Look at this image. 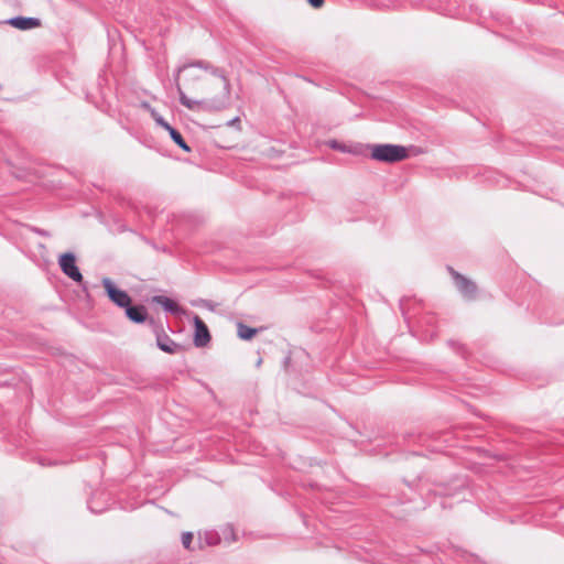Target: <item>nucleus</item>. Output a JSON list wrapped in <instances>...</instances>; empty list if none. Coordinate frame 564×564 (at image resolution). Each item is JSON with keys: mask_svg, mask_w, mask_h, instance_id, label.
I'll return each instance as SVG.
<instances>
[{"mask_svg": "<svg viewBox=\"0 0 564 564\" xmlns=\"http://www.w3.org/2000/svg\"><path fill=\"white\" fill-rule=\"evenodd\" d=\"M158 347L169 354H175L180 349V345L172 340L166 334L156 335Z\"/></svg>", "mask_w": 564, "mask_h": 564, "instance_id": "nucleus-9", "label": "nucleus"}, {"mask_svg": "<svg viewBox=\"0 0 564 564\" xmlns=\"http://www.w3.org/2000/svg\"><path fill=\"white\" fill-rule=\"evenodd\" d=\"M193 540V534L191 532H184L182 534V544L186 550L191 549V543Z\"/></svg>", "mask_w": 564, "mask_h": 564, "instance_id": "nucleus-16", "label": "nucleus"}, {"mask_svg": "<svg viewBox=\"0 0 564 564\" xmlns=\"http://www.w3.org/2000/svg\"><path fill=\"white\" fill-rule=\"evenodd\" d=\"M127 317L134 323H143L147 319L148 313L147 308L143 305L131 306V304L126 308Z\"/></svg>", "mask_w": 564, "mask_h": 564, "instance_id": "nucleus-8", "label": "nucleus"}, {"mask_svg": "<svg viewBox=\"0 0 564 564\" xmlns=\"http://www.w3.org/2000/svg\"><path fill=\"white\" fill-rule=\"evenodd\" d=\"M153 301L162 307L173 314H177L180 312V306L171 299L163 296V295H156L153 297Z\"/></svg>", "mask_w": 564, "mask_h": 564, "instance_id": "nucleus-10", "label": "nucleus"}, {"mask_svg": "<svg viewBox=\"0 0 564 564\" xmlns=\"http://www.w3.org/2000/svg\"><path fill=\"white\" fill-rule=\"evenodd\" d=\"M102 285L108 297L119 307L127 308L131 304V299L123 290H119L109 278L102 279Z\"/></svg>", "mask_w": 564, "mask_h": 564, "instance_id": "nucleus-3", "label": "nucleus"}, {"mask_svg": "<svg viewBox=\"0 0 564 564\" xmlns=\"http://www.w3.org/2000/svg\"><path fill=\"white\" fill-rule=\"evenodd\" d=\"M261 361H262V360H261V359H259V360L257 361V365H258V366H260V365H261Z\"/></svg>", "mask_w": 564, "mask_h": 564, "instance_id": "nucleus-19", "label": "nucleus"}, {"mask_svg": "<svg viewBox=\"0 0 564 564\" xmlns=\"http://www.w3.org/2000/svg\"><path fill=\"white\" fill-rule=\"evenodd\" d=\"M2 23L23 31L41 26V20L31 17H14L3 21Z\"/></svg>", "mask_w": 564, "mask_h": 564, "instance_id": "nucleus-6", "label": "nucleus"}, {"mask_svg": "<svg viewBox=\"0 0 564 564\" xmlns=\"http://www.w3.org/2000/svg\"><path fill=\"white\" fill-rule=\"evenodd\" d=\"M257 328H251L242 323L238 324V336L241 339L249 340L257 334Z\"/></svg>", "mask_w": 564, "mask_h": 564, "instance_id": "nucleus-13", "label": "nucleus"}, {"mask_svg": "<svg viewBox=\"0 0 564 564\" xmlns=\"http://www.w3.org/2000/svg\"><path fill=\"white\" fill-rule=\"evenodd\" d=\"M166 131L169 132L170 137L172 138V140L180 147L182 148L184 151L186 152H189L191 151V148L187 145V143L185 142V140L183 139L182 134L176 130L174 129L172 126H170Z\"/></svg>", "mask_w": 564, "mask_h": 564, "instance_id": "nucleus-12", "label": "nucleus"}, {"mask_svg": "<svg viewBox=\"0 0 564 564\" xmlns=\"http://www.w3.org/2000/svg\"><path fill=\"white\" fill-rule=\"evenodd\" d=\"M310 4L314 8H319L323 6L324 0H308Z\"/></svg>", "mask_w": 564, "mask_h": 564, "instance_id": "nucleus-17", "label": "nucleus"}, {"mask_svg": "<svg viewBox=\"0 0 564 564\" xmlns=\"http://www.w3.org/2000/svg\"><path fill=\"white\" fill-rule=\"evenodd\" d=\"M195 336L194 344L196 347H203L210 340L209 330L206 324L198 317H194Z\"/></svg>", "mask_w": 564, "mask_h": 564, "instance_id": "nucleus-7", "label": "nucleus"}, {"mask_svg": "<svg viewBox=\"0 0 564 564\" xmlns=\"http://www.w3.org/2000/svg\"><path fill=\"white\" fill-rule=\"evenodd\" d=\"M408 158V150L397 144H375L371 147V159L380 162L394 163Z\"/></svg>", "mask_w": 564, "mask_h": 564, "instance_id": "nucleus-2", "label": "nucleus"}, {"mask_svg": "<svg viewBox=\"0 0 564 564\" xmlns=\"http://www.w3.org/2000/svg\"><path fill=\"white\" fill-rule=\"evenodd\" d=\"M204 540L207 545H216L219 542V536L216 532L207 531L204 533Z\"/></svg>", "mask_w": 564, "mask_h": 564, "instance_id": "nucleus-14", "label": "nucleus"}, {"mask_svg": "<svg viewBox=\"0 0 564 564\" xmlns=\"http://www.w3.org/2000/svg\"><path fill=\"white\" fill-rule=\"evenodd\" d=\"M175 83L180 102L192 111L218 112L230 106V83L221 68L206 61L177 68Z\"/></svg>", "mask_w": 564, "mask_h": 564, "instance_id": "nucleus-1", "label": "nucleus"}, {"mask_svg": "<svg viewBox=\"0 0 564 564\" xmlns=\"http://www.w3.org/2000/svg\"><path fill=\"white\" fill-rule=\"evenodd\" d=\"M449 272L453 275L455 280V285L458 289V291L467 299H474L477 292L476 284L468 280L467 278L463 276L458 272H456L454 269L449 268Z\"/></svg>", "mask_w": 564, "mask_h": 564, "instance_id": "nucleus-5", "label": "nucleus"}, {"mask_svg": "<svg viewBox=\"0 0 564 564\" xmlns=\"http://www.w3.org/2000/svg\"><path fill=\"white\" fill-rule=\"evenodd\" d=\"M328 145H329L330 149L339 151V152H343V153L350 152V150L348 149L347 145H345V144L336 141V140L329 141Z\"/></svg>", "mask_w": 564, "mask_h": 564, "instance_id": "nucleus-15", "label": "nucleus"}, {"mask_svg": "<svg viewBox=\"0 0 564 564\" xmlns=\"http://www.w3.org/2000/svg\"><path fill=\"white\" fill-rule=\"evenodd\" d=\"M59 267L64 274L74 280L75 282H82L83 275L76 265L75 256L70 252L64 253L59 257Z\"/></svg>", "mask_w": 564, "mask_h": 564, "instance_id": "nucleus-4", "label": "nucleus"}, {"mask_svg": "<svg viewBox=\"0 0 564 564\" xmlns=\"http://www.w3.org/2000/svg\"><path fill=\"white\" fill-rule=\"evenodd\" d=\"M141 107L147 109L151 117L153 118V120L160 126L162 127L164 130H166L171 124L169 122H166L164 120V118L154 109L150 106V104L148 102H142L141 104Z\"/></svg>", "mask_w": 564, "mask_h": 564, "instance_id": "nucleus-11", "label": "nucleus"}, {"mask_svg": "<svg viewBox=\"0 0 564 564\" xmlns=\"http://www.w3.org/2000/svg\"><path fill=\"white\" fill-rule=\"evenodd\" d=\"M236 122H239V118H234L232 120H230V121L228 122V126H232V124H235Z\"/></svg>", "mask_w": 564, "mask_h": 564, "instance_id": "nucleus-18", "label": "nucleus"}]
</instances>
